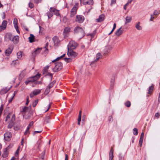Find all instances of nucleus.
<instances>
[{"label": "nucleus", "mask_w": 160, "mask_h": 160, "mask_svg": "<svg viewBox=\"0 0 160 160\" xmlns=\"http://www.w3.org/2000/svg\"><path fill=\"white\" fill-rule=\"evenodd\" d=\"M74 33L78 35L80 39L82 38L85 35V33L83 29L79 26H77L74 29Z\"/></svg>", "instance_id": "nucleus-1"}, {"label": "nucleus", "mask_w": 160, "mask_h": 160, "mask_svg": "<svg viewBox=\"0 0 160 160\" xmlns=\"http://www.w3.org/2000/svg\"><path fill=\"white\" fill-rule=\"evenodd\" d=\"M78 44L75 41L71 40L70 41L68 46V50L75 49L78 47Z\"/></svg>", "instance_id": "nucleus-2"}, {"label": "nucleus", "mask_w": 160, "mask_h": 160, "mask_svg": "<svg viewBox=\"0 0 160 160\" xmlns=\"http://www.w3.org/2000/svg\"><path fill=\"white\" fill-rule=\"evenodd\" d=\"M55 64V66L53 68V71L54 72H57L62 69V62H58L56 63Z\"/></svg>", "instance_id": "nucleus-3"}, {"label": "nucleus", "mask_w": 160, "mask_h": 160, "mask_svg": "<svg viewBox=\"0 0 160 160\" xmlns=\"http://www.w3.org/2000/svg\"><path fill=\"white\" fill-rule=\"evenodd\" d=\"M84 20V18L83 16L81 15H77L76 16L75 21L79 23H82Z\"/></svg>", "instance_id": "nucleus-4"}, {"label": "nucleus", "mask_w": 160, "mask_h": 160, "mask_svg": "<svg viewBox=\"0 0 160 160\" xmlns=\"http://www.w3.org/2000/svg\"><path fill=\"white\" fill-rule=\"evenodd\" d=\"M40 74H37L33 77L28 78V79L30 81V82H33L38 79L40 78Z\"/></svg>", "instance_id": "nucleus-5"}, {"label": "nucleus", "mask_w": 160, "mask_h": 160, "mask_svg": "<svg viewBox=\"0 0 160 160\" xmlns=\"http://www.w3.org/2000/svg\"><path fill=\"white\" fill-rule=\"evenodd\" d=\"M67 54L68 56H71L72 57L74 58L77 55V53L73 51L72 49L68 50Z\"/></svg>", "instance_id": "nucleus-6"}, {"label": "nucleus", "mask_w": 160, "mask_h": 160, "mask_svg": "<svg viewBox=\"0 0 160 160\" xmlns=\"http://www.w3.org/2000/svg\"><path fill=\"white\" fill-rule=\"evenodd\" d=\"M4 138L6 141H9L12 137V134L10 132H7L4 134Z\"/></svg>", "instance_id": "nucleus-7"}, {"label": "nucleus", "mask_w": 160, "mask_h": 160, "mask_svg": "<svg viewBox=\"0 0 160 160\" xmlns=\"http://www.w3.org/2000/svg\"><path fill=\"white\" fill-rule=\"evenodd\" d=\"M13 48V47L11 45L9 47L5 50V55L7 56H9L10 54L11 53Z\"/></svg>", "instance_id": "nucleus-8"}, {"label": "nucleus", "mask_w": 160, "mask_h": 160, "mask_svg": "<svg viewBox=\"0 0 160 160\" xmlns=\"http://www.w3.org/2000/svg\"><path fill=\"white\" fill-rule=\"evenodd\" d=\"M41 90L40 89H35L31 92L30 94L31 98H32L34 96L37 95L40 93Z\"/></svg>", "instance_id": "nucleus-9"}, {"label": "nucleus", "mask_w": 160, "mask_h": 160, "mask_svg": "<svg viewBox=\"0 0 160 160\" xmlns=\"http://www.w3.org/2000/svg\"><path fill=\"white\" fill-rule=\"evenodd\" d=\"M78 7L76 6H74L71 9V17H73L76 13Z\"/></svg>", "instance_id": "nucleus-10"}, {"label": "nucleus", "mask_w": 160, "mask_h": 160, "mask_svg": "<svg viewBox=\"0 0 160 160\" xmlns=\"http://www.w3.org/2000/svg\"><path fill=\"white\" fill-rule=\"evenodd\" d=\"M42 49V48H38L34 51L32 52V54L33 58L35 57L36 55L38 54L41 51Z\"/></svg>", "instance_id": "nucleus-11"}, {"label": "nucleus", "mask_w": 160, "mask_h": 160, "mask_svg": "<svg viewBox=\"0 0 160 160\" xmlns=\"http://www.w3.org/2000/svg\"><path fill=\"white\" fill-rule=\"evenodd\" d=\"M71 28L69 27H65L63 30V33L64 36L67 37L68 34L70 32Z\"/></svg>", "instance_id": "nucleus-12"}, {"label": "nucleus", "mask_w": 160, "mask_h": 160, "mask_svg": "<svg viewBox=\"0 0 160 160\" xmlns=\"http://www.w3.org/2000/svg\"><path fill=\"white\" fill-rule=\"evenodd\" d=\"M19 37L18 36H14L12 39V41L14 44H17L19 41Z\"/></svg>", "instance_id": "nucleus-13"}, {"label": "nucleus", "mask_w": 160, "mask_h": 160, "mask_svg": "<svg viewBox=\"0 0 160 160\" xmlns=\"http://www.w3.org/2000/svg\"><path fill=\"white\" fill-rule=\"evenodd\" d=\"M53 10V8H50L49 11L47 13V15L49 18H50L53 16V12H52Z\"/></svg>", "instance_id": "nucleus-14"}, {"label": "nucleus", "mask_w": 160, "mask_h": 160, "mask_svg": "<svg viewBox=\"0 0 160 160\" xmlns=\"http://www.w3.org/2000/svg\"><path fill=\"white\" fill-rule=\"evenodd\" d=\"M101 56L102 55L100 53H98L96 55V58L94 61L91 62V65H92L94 63L98 61Z\"/></svg>", "instance_id": "nucleus-15"}, {"label": "nucleus", "mask_w": 160, "mask_h": 160, "mask_svg": "<svg viewBox=\"0 0 160 160\" xmlns=\"http://www.w3.org/2000/svg\"><path fill=\"white\" fill-rule=\"evenodd\" d=\"M104 15L103 14H101L99 18L96 19L97 22H101L103 21L104 19Z\"/></svg>", "instance_id": "nucleus-16"}, {"label": "nucleus", "mask_w": 160, "mask_h": 160, "mask_svg": "<svg viewBox=\"0 0 160 160\" xmlns=\"http://www.w3.org/2000/svg\"><path fill=\"white\" fill-rule=\"evenodd\" d=\"M93 3V0H84L83 2L84 5L87 4L92 5Z\"/></svg>", "instance_id": "nucleus-17"}, {"label": "nucleus", "mask_w": 160, "mask_h": 160, "mask_svg": "<svg viewBox=\"0 0 160 160\" xmlns=\"http://www.w3.org/2000/svg\"><path fill=\"white\" fill-rule=\"evenodd\" d=\"M140 22H138L136 24L135 27L139 31L141 30L142 29V27L140 25Z\"/></svg>", "instance_id": "nucleus-18"}, {"label": "nucleus", "mask_w": 160, "mask_h": 160, "mask_svg": "<svg viewBox=\"0 0 160 160\" xmlns=\"http://www.w3.org/2000/svg\"><path fill=\"white\" fill-rule=\"evenodd\" d=\"M26 70H23L22 72L19 74L18 79L19 80H21L24 77L25 74Z\"/></svg>", "instance_id": "nucleus-19"}, {"label": "nucleus", "mask_w": 160, "mask_h": 160, "mask_svg": "<svg viewBox=\"0 0 160 160\" xmlns=\"http://www.w3.org/2000/svg\"><path fill=\"white\" fill-rule=\"evenodd\" d=\"M113 149L112 147L110 150L109 152V160H112L113 158Z\"/></svg>", "instance_id": "nucleus-20"}, {"label": "nucleus", "mask_w": 160, "mask_h": 160, "mask_svg": "<svg viewBox=\"0 0 160 160\" xmlns=\"http://www.w3.org/2000/svg\"><path fill=\"white\" fill-rule=\"evenodd\" d=\"M114 82L115 78H114L113 77L111 79L110 84V89H112L113 88L114 85Z\"/></svg>", "instance_id": "nucleus-21"}, {"label": "nucleus", "mask_w": 160, "mask_h": 160, "mask_svg": "<svg viewBox=\"0 0 160 160\" xmlns=\"http://www.w3.org/2000/svg\"><path fill=\"white\" fill-rule=\"evenodd\" d=\"M10 89V88H3L2 89L0 92V94H3L4 93H6Z\"/></svg>", "instance_id": "nucleus-22"}, {"label": "nucleus", "mask_w": 160, "mask_h": 160, "mask_svg": "<svg viewBox=\"0 0 160 160\" xmlns=\"http://www.w3.org/2000/svg\"><path fill=\"white\" fill-rule=\"evenodd\" d=\"M122 27H121L115 32V35L117 36H120L122 33V30H121Z\"/></svg>", "instance_id": "nucleus-23"}, {"label": "nucleus", "mask_w": 160, "mask_h": 160, "mask_svg": "<svg viewBox=\"0 0 160 160\" xmlns=\"http://www.w3.org/2000/svg\"><path fill=\"white\" fill-rule=\"evenodd\" d=\"M34 39L35 37L34 35L31 34H30V37L28 38L29 42L31 43L33 42L34 41Z\"/></svg>", "instance_id": "nucleus-24"}, {"label": "nucleus", "mask_w": 160, "mask_h": 160, "mask_svg": "<svg viewBox=\"0 0 160 160\" xmlns=\"http://www.w3.org/2000/svg\"><path fill=\"white\" fill-rule=\"evenodd\" d=\"M126 22H125V24L127 23H129L131 22L132 19V17L131 16H127L125 18Z\"/></svg>", "instance_id": "nucleus-25"}, {"label": "nucleus", "mask_w": 160, "mask_h": 160, "mask_svg": "<svg viewBox=\"0 0 160 160\" xmlns=\"http://www.w3.org/2000/svg\"><path fill=\"white\" fill-rule=\"evenodd\" d=\"M52 40L55 45L58 44L59 42V40L56 36H54L52 38Z\"/></svg>", "instance_id": "nucleus-26"}, {"label": "nucleus", "mask_w": 160, "mask_h": 160, "mask_svg": "<svg viewBox=\"0 0 160 160\" xmlns=\"http://www.w3.org/2000/svg\"><path fill=\"white\" fill-rule=\"evenodd\" d=\"M7 23V22L6 20H4L2 23V25L1 26L4 30L6 28V27Z\"/></svg>", "instance_id": "nucleus-27"}, {"label": "nucleus", "mask_w": 160, "mask_h": 160, "mask_svg": "<svg viewBox=\"0 0 160 160\" xmlns=\"http://www.w3.org/2000/svg\"><path fill=\"white\" fill-rule=\"evenodd\" d=\"M154 85L152 84L151 86H150L148 90V93L151 94L153 91L154 89Z\"/></svg>", "instance_id": "nucleus-28"}, {"label": "nucleus", "mask_w": 160, "mask_h": 160, "mask_svg": "<svg viewBox=\"0 0 160 160\" xmlns=\"http://www.w3.org/2000/svg\"><path fill=\"white\" fill-rule=\"evenodd\" d=\"M52 12L54 13V14L57 16H58L60 15V14L59 13V11L57 10L55 8H53V10H52Z\"/></svg>", "instance_id": "nucleus-29"}, {"label": "nucleus", "mask_w": 160, "mask_h": 160, "mask_svg": "<svg viewBox=\"0 0 160 160\" xmlns=\"http://www.w3.org/2000/svg\"><path fill=\"white\" fill-rule=\"evenodd\" d=\"M13 24L15 28H18V21L16 18H14L13 20Z\"/></svg>", "instance_id": "nucleus-30"}, {"label": "nucleus", "mask_w": 160, "mask_h": 160, "mask_svg": "<svg viewBox=\"0 0 160 160\" xmlns=\"http://www.w3.org/2000/svg\"><path fill=\"white\" fill-rule=\"evenodd\" d=\"M12 35L10 34H7L6 35V39L7 41L10 40H12Z\"/></svg>", "instance_id": "nucleus-31"}, {"label": "nucleus", "mask_w": 160, "mask_h": 160, "mask_svg": "<svg viewBox=\"0 0 160 160\" xmlns=\"http://www.w3.org/2000/svg\"><path fill=\"white\" fill-rule=\"evenodd\" d=\"M2 156L3 158H6L8 156V152L6 148L4 150V152Z\"/></svg>", "instance_id": "nucleus-32"}, {"label": "nucleus", "mask_w": 160, "mask_h": 160, "mask_svg": "<svg viewBox=\"0 0 160 160\" xmlns=\"http://www.w3.org/2000/svg\"><path fill=\"white\" fill-rule=\"evenodd\" d=\"M56 81H53L52 82L50 83L48 86V87L49 88H52L54 84L55 83Z\"/></svg>", "instance_id": "nucleus-33"}, {"label": "nucleus", "mask_w": 160, "mask_h": 160, "mask_svg": "<svg viewBox=\"0 0 160 160\" xmlns=\"http://www.w3.org/2000/svg\"><path fill=\"white\" fill-rule=\"evenodd\" d=\"M15 120V114H13L11 120L10 122H13L14 123V121Z\"/></svg>", "instance_id": "nucleus-34"}, {"label": "nucleus", "mask_w": 160, "mask_h": 160, "mask_svg": "<svg viewBox=\"0 0 160 160\" xmlns=\"http://www.w3.org/2000/svg\"><path fill=\"white\" fill-rule=\"evenodd\" d=\"M22 52L20 51L17 53L18 58L19 59L21 58L22 57Z\"/></svg>", "instance_id": "nucleus-35"}, {"label": "nucleus", "mask_w": 160, "mask_h": 160, "mask_svg": "<svg viewBox=\"0 0 160 160\" xmlns=\"http://www.w3.org/2000/svg\"><path fill=\"white\" fill-rule=\"evenodd\" d=\"M45 122L47 123H49L50 122V118L49 116H48L45 118Z\"/></svg>", "instance_id": "nucleus-36"}, {"label": "nucleus", "mask_w": 160, "mask_h": 160, "mask_svg": "<svg viewBox=\"0 0 160 160\" xmlns=\"http://www.w3.org/2000/svg\"><path fill=\"white\" fill-rule=\"evenodd\" d=\"M133 133L134 135H137L138 134V130L137 128H134L133 130Z\"/></svg>", "instance_id": "nucleus-37"}, {"label": "nucleus", "mask_w": 160, "mask_h": 160, "mask_svg": "<svg viewBox=\"0 0 160 160\" xmlns=\"http://www.w3.org/2000/svg\"><path fill=\"white\" fill-rule=\"evenodd\" d=\"M14 123L10 122L8 126V128H11L14 126Z\"/></svg>", "instance_id": "nucleus-38"}, {"label": "nucleus", "mask_w": 160, "mask_h": 160, "mask_svg": "<svg viewBox=\"0 0 160 160\" xmlns=\"http://www.w3.org/2000/svg\"><path fill=\"white\" fill-rule=\"evenodd\" d=\"M50 88H48V87L46 88V90L44 92V94L46 95L48 94L50 91Z\"/></svg>", "instance_id": "nucleus-39"}, {"label": "nucleus", "mask_w": 160, "mask_h": 160, "mask_svg": "<svg viewBox=\"0 0 160 160\" xmlns=\"http://www.w3.org/2000/svg\"><path fill=\"white\" fill-rule=\"evenodd\" d=\"M28 109V107H25L22 109V112L23 113H25L27 112V110Z\"/></svg>", "instance_id": "nucleus-40"}, {"label": "nucleus", "mask_w": 160, "mask_h": 160, "mask_svg": "<svg viewBox=\"0 0 160 160\" xmlns=\"http://www.w3.org/2000/svg\"><path fill=\"white\" fill-rule=\"evenodd\" d=\"M64 60L67 62H70L72 61V60L70 58H65Z\"/></svg>", "instance_id": "nucleus-41"}, {"label": "nucleus", "mask_w": 160, "mask_h": 160, "mask_svg": "<svg viewBox=\"0 0 160 160\" xmlns=\"http://www.w3.org/2000/svg\"><path fill=\"white\" fill-rule=\"evenodd\" d=\"M125 105L128 107H129L131 106V102L130 101H128L125 103Z\"/></svg>", "instance_id": "nucleus-42"}, {"label": "nucleus", "mask_w": 160, "mask_h": 160, "mask_svg": "<svg viewBox=\"0 0 160 160\" xmlns=\"http://www.w3.org/2000/svg\"><path fill=\"white\" fill-rule=\"evenodd\" d=\"M38 99L36 100L34 102L32 103V106L33 107H35L37 105L38 103Z\"/></svg>", "instance_id": "nucleus-43"}, {"label": "nucleus", "mask_w": 160, "mask_h": 160, "mask_svg": "<svg viewBox=\"0 0 160 160\" xmlns=\"http://www.w3.org/2000/svg\"><path fill=\"white\" fill-rule=\"evenodd\" d=\"M124 156L122 155L121 154H119V160H124Z\"/></svg>", "instance_id": "nucleus-44"}, {"label": "nucleus", "mask_w": 160, "mask_h": 160, "mask_svg": "<svg viewBox=\"0 0 160 160\" xmlns=\"http://www.w3.org/2000/svg\"><path fill=\"white\" fill-rule=\"evenodd\" d=\"M81 116H78V125H80V122L81 121Z\"/></svg>", "instance_id": "nucleus-45"}, {"label": "nucleus", "mask_w": 160, "mask_h": 160, "mask_svg": "<svg viewBox=\"0 0 160 160\" xmlns=\"http://www.w3.org/2000/svg\"><path fill=\"white\" fill-rule=\"evenodd\" d=\"M28 6L30 8H32L33 7L34 5L32 3L30 2L28 4Z\"/></svg>", "instance_id": "nucleus-46"}, {"label": "nucleus", "mask_w": 160, "mask_h": 160, "mask_svg": "<svg viewBox=\"0 0 160 160\" xmlns=\"http://www.w3.org/2000/svg\"><path fill=\"white\" fill-rule=\"evenodd\" d=\"M143 139H140L139 141V144L140 147H141L142 145Z\"/></svg>", "instance_id": "nucleus-47"}, {"label": "nucleus", "mask_w": 160, "mask_h": 160, "mask_svg": "<svg viewBox=\"0 0 160 160\" xmlns=\"http://www.w3.org/2000/svg\"><path fill=\"white\" fill-rule=\"evenodd\" d=\"M111 6H112L113 4H115L116 3V0H111Z\"/></svg>", "instance_id": "nucleus-48"}, {"label": "nucleus", "mask_w": 160, "mask_h": 160, "mask_svg": "<svg viewBox=\"0 0 160 160\" xmlns=\"http://www.w3.org/2000/svg\"><path fill=\"white\" fill-rule=\"evenodd\" d=\"M159 14V13L158 11L155 10L153 12V15H158Z\"/></svg>", "instance_id": "nucleus-49"}, {"label": "nucleus", "mask_w": 160, "mask_h": 160, "mask_svg": "<svg viewBox=\"0 0 160 160\" xmlns=\"http://www.w3.org/2000/svg\"><path fill=\"white\" fill-rule=\"evenodd\" d=\"M42 132V130L39 131H35L33 133V135H34L36 133H40Z\"/></svg>", "instance_id": "nucleus-50"}, {"label": "nucleus", "mask_w": 160, "mask_h": 160, "mask_svg": "<svg viewBox=\"0 0 160 160\" xmlns=\"http://www.w3.org/2000/svg\"><path fill=\"white\" fill-rule=\"evenodd\" d=\"M10 114H9L6 117V121H7L8 120V119H9L10 118Z\"/></svg>", "instance_id": "nucleus-51"}, {"label": "nucleus", "mask_w": 160, "mask_h": 160, "mask_svg": "<svg viewBox=\"0 0 160 160\" xmlns=\"http://www.w3.org/2000/svg\"><path fill=\"white\" fill-rule=\"evenodd\" d=\"M144 133L143 132H142L141 135V136L140 139H143L144 137Z\"/></svg>", "instance_id": "nucleus-52"}, {"label": "nucleus", "mask_w": 160, "mask_h": 160, "mask_svg": "<svg viewBox=\"0 0 160 160\" xmlns=\"http://www.w3.org/2000/svg\"><path fill=\"white\" fill-rule=\"evenodd\" d=\"M155 116L157 118H159L160 116V114L158 113H156L155 114Z\"/></svg>", "instance_id": "nucleus-53"}, {"label": "nucleus", "mask_w": 160, "mask_h": 160, "mask_svg": "<svg viewBox=\"0 0 160 160\" xmlns=\"http://www.w3.org/2000/svg\"><path fill=\"white\" fill-rule=\"evenodd\" d=\"M108 120L109 121H111L113 120V118L112 116H111L109 117Z\"/></svg>", "instance_id": "nucleus-54"}, {"label": "nucleus", "mask_w": 160, "mask_h": 160, "mask_svg": "<svg viewBox=\"0 0 160 160\" xmlns=\"http://www.w3.org/2000/svg\"><path fill=\"white\" fill-rule=\"evenodd\" d=\"M30 80L28 79H27L25 81V83L26 85H27L29 82H30Z\"/></svg>", "instance_id": "nucleus-55"}, {"label": "nucleus", "mask_w": 160, "mask_h": 160, "mask_svg": "<svg viewBox=\"0 0 160 160\" xmlns=\"http://www.w3.org/2000/svg\"><path fill=\"white\" fill-rule=\"evenodd\" d=\"M49 68V66H47L44 68V70H45V72H46L47 71V70H48V69Z\"/></svg>", "instance_id": "nucleus-56"}, {"label": "nucleus", "mask_w": 160, "mask_h": 160, "mask_svg": "<svg viewBox=\"0 0 160 160\" xmlns=\"http://www.w3.org/2000/svg\"><path fill=\"white\" fill-rule=\"evenodd\" d=\"M154 18L153 16V15H151V18H150V20L151 21H153Z\"/></svg>", "instance_id": "nucleus-57"}, {"label": "nucleus", "mask_w": 160, "mask_h": 160, "mask_svg": "<svg viewBox=\"0 0 160 160\" xmlns=\"http://www.w3.org/2000/svg\"><path fill=\"white\" fill-rule=\"evenodd\" d=\"M42 0H35V2L38 4L39 2H40Z\"/></svg>", "instance_id": "nucleus-58"}, {"label": "nucleus", "mask_w": 160, "mask_h": 160, "mask_svg": "<svg viewBox=\"0 0 160 160\" xmlns=\"http://www.w3.org/2000/svg\"><path fill=\"white\" fill-rule=\"evenodd\" d=\"M116 24L115 23H114L113 24V28L112 29V30L113 31H114V30H115V28H116Z\"/></svg>", "instance_id": "nucleus-59"}, {"label": "nucleus", "mask_w": 160, "mask_h": 160, "mask_svg": "<svg viewBox=\"0 0 160 160\" xmlns=\"http://www.w3.org/2000/svg\"><path fill=\"white\" fill-rule=\"evenodd\" d=\"M116 24L115 23H114L113 24V28L112 29V30L113 31H114V30H115V28H116Z\"/></svg>", "instance_id": "nucleus-60"}, {"label": "nucleus", "mask_w": 160, "mask_h": 160, "mask_svg": "<svg viewBox=\"0 0 160 160\" xmlns=\"http://www.w3.org/2000/svg\"><path fill=\"white\" fill-rule=\"evenodd\" d=\"M28 133H29V130H27V129H26L25 132H24V134L25 135H26L28 134Z\"/></svg>", "instance_id": "nucleus-61"}, {"label": "nucleus", "mask_w": 160, "mask_h": 160, "mask_svg": "<svg viewBox=\"0 0 160 160\" xmlns=\"http://www.w3.org/2000/svg\"><path fill=\"white\" fill-rule=\"evenodd\" d=\"M85 119V115H83L82 117V122H84Z\"/></svg>", "instance_id": "nucleus-62"}, {"label": "nucleus", "mask_w": 160, "mask_h": 160, "mask_svg": "<svg viewBox=\"0 0 160 160\" xmlns=\"http://www.w3.org/2000/svg\"><path fill=\"white\" fill-rule=\"evenodd\" d=\"M33 121H32L28 125H29V126H32L33 125Z\"/></svg>", "instance_id": "nucleus-63"}, {"label": "nucleus", "mask_w": 160, "mask_h": 160, "mask_svg": "<svg viewBox=\"0 0 160 160\" xmlns=\"http://www.w3.org/2000/svg\"><path fill=\"white\" fill-rule=\"evenodd\" d=\"M20 160H26V157L23 156L20 159Z\"/></svg>", "instance_id": "nucleus-64"}]
</instances>
